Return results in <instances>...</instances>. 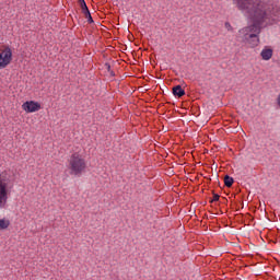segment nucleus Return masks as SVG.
<instances>
[{
  "label": "nucleus",
  "mask_w": 280,
  "mask_h": 280,
  "mask_svg": "<svg viewBox=\"0 0 280 280\" xmlns=\"http://www.w3.org/2000/svg\"><path fill=\"white\" fill-rule=\"evenodd\" d=\"M237 9L252 22V25L238 31V38L248 43L250 47L259 45L261 27L272 25L280 19L279 7L264 2L262 0H236Z\"/></svg>",
  "instance_id": "1"
},
{
  "label": "nucleus",
  "mask_w": 280,
  "mask_h": 280,
  "mask_svg": "<svg viewBox=\"0 0 280 280\" xmlns=\"http://www.w3.org/2000/svg\"><path fill=\"white\" fill-rule=\"evenodd\" d=\"M70 176L80 178L83 172H86V160L80 153H73L69 159L68 165Z\"/></svg>",
  "instance_id": "2"
},
{
  "label": "nucleus",
  "mask_w": 280,
  "mask_h": 280,
  "mask_svg": "<svg viewBox=\"0 0 280 280\" xmlns=\"http://www.w3.org/2000/svg\"><path fill=\"white\" fill-rule=\"evenodd\" d=\"M10 62H12V49H10V47H5L0 52V69H5Z\"/></svg>",
  "instance_id": "3"
},
{
  "label": "nucleus",
  "mask_w": 280,
  "mask_h": 280,
  "mask_svg": "<svg viewBox=\"0 0 280 280\" xmlns=\"http://www.w3.org/2000/svg\"><path fill=\"white\" fill-rule=\"evenodd\" d=\"M8 202V183L0 176V207Z\"/></svg>",
  "instance_id": "4"
},
{
  "label": "nucleus",
  "mask_w": 280,
  "mask_h": 280,
  "mask_svg": "<svg viewBox=\"0 0 280 280\" xmlns=\"http://www.w3.org/2000/svg\"><path fill=\"white\" fill-rule=\"evenodd\" d=\"M22 108L23 110H25V113H38V110L40 109V103L34 101H26L25 103H23Z\"/></svg>",
  "instance_id": "5"
},
{
  "label": "nucleus",
  "mask_w": 280,
  "mask_h": 280,
  "mask_svg": "<svg viewBox=\"0 0 280 280\" xmlns=\"http://www.w3.org/2000/svg\"><path fill=\"white\" fill-rule=\"evenodd\" d=\"M272 54H273L272 48L265 47L261 50L260 56H261L262 60H270V58H272Z\"/></svg>",
  "instance_id": "6"
},
{
  "label": "nucleus",
  "mask_w": 280,
  "mask_h": 280,
  "mask_svg": "<svg viewBox=\"0 0 280 280\" xmlns=\"http://www.w3.org/2000/svg\"><path fill=\"white\" fill-rule=\"evenodd\" d=\"M82 14H84L85 19L88 20V23H94L93 16L91 15V11L89 10V7L85 4V7H81Z\"/></svg>",
  "instance_id": "7"
},
{
  "label": "nucleus",
  "mask_w": 280,
  "mask_h": 280,
  "mask_svg": "<svg viewBox=\"0 0 280 280\" xmlns=\"http://www.w3.org/2000/svg\"><path fill=\"white\" fill-rule=\"evenodd\" d=\"M172 93L175 97H183L185 95V91L183 90V86H180V85L173 86Z\"/></svg>",
  "instance_id": "8"
},
{
  "label": "nucleus",
  "mask_w": 280,
  "mask_h": 280,
  "mask_svg": "<svg viewBox=\"0 0 280 280\" xmlns=\"http://www.w3.org/2000/svg\"><path fill=\"white\" fill-rule=\"evenodd\" d=\"M233 183H235V179L233 177H231L230 175L224 176L225 187H233Z\"/></svg>",
  "instance_id": "9"
},
{
  "label": "nucleus",
  "mask_w": 280,
  "mask_h": 280,
  "mask_svg": "<svg viewBox=\"0 0 280 280\" xmlns=\"http://www.w3.org/2000/svg\"><path fill=\"white\" fill-rule=\"evenodd\" d=\"M8 226H10V221L0 219V231H5V229H8Z\"/></svg>",
  "instance_id": "10"
},
{
  "label": "nucleus",
  "mask_w": 280,
  "mask_h": 280,
  "mask_svg": "<svg viewBox=\"0 0 280 280\" xmlns=\"http://www.w3.org/2000/svg\"><path fill=\"white\" fill-rule=\"evenodd\" d=\"M212 194H213V198L210 199V203L218 202V200H220V195L215 192H212Z\"/></svg>",
  "instance_id": "11"
},
{
  "label": "nucleus",
  "mask_w": 280,
  "mask_h": 280,
  "mask_svg": "<svg viewBox=\"0 0 280 280\" xmlns=\"http://www.w3.org/2000/svg\"><path fill=\"white\" fill-rule=\"evenodd\" d=\"M224 27L228 30V32H233V26H231V23L225 22Z\"/></svg>",
  "instance_id": "12"
},
{
  "label": "nucleus",
  "mask_w": 280,
  "mask_h": 280,
  "mask_svg": "<svg viewBox=\"0 0 280 280\" xmlns=\"http://www.w3.org/2000/svg\"><path fill=\"white\" fill-rule=\"evenodd\" d=\"M78 3L80 5V8H84L86 5V1H84V0H78Z\"/></svg>",
  "instance_id": "13"
},
{
  "label": "nucleus",
  "mask_w": 280,
  "mask_h": 280,
  "mask_svg": "<svg viewBox=\"0 0 280 280\" xmlns=\"http://www.w3.org/2000/svg\"><path fill=\"white\" fill-rule=\"evenodd\" d=\"M105 69H106L108 72H110V71H112V70H110V63L106 62V63H105Z\"/></svg>",
  "instance_id": "14"
},
{
  "label": "nucleus",
  "mask_w": 280,
  "mask_h": 280,
  "mask_svg": "<svg viewBox=\"0 0 280 280\" xmlns=\"http://www.w3.org/2000/svg\"><path fill=\"white\" fill-rule=\"evenodd\" d=\"M277 104H278V106L280 107V94L278 95Z\"/></svg>",
  "instance_id": "15"
},
{
  "label": "nucleus",
  "mask_w": 280,
  "mask_h": 280,
  "mask_svg": "<svg viewBox=\"0 0 280 280\" xmlns=\"http://www.w3.org/2000/svg\"><path fill=\"white\" fill-rule=\"evenodd\" d=\"M109 74L113 75V77H115V71H113V70L109 71Z\"/></svg>",
  "instance_id": "16"
}]
</instances>
